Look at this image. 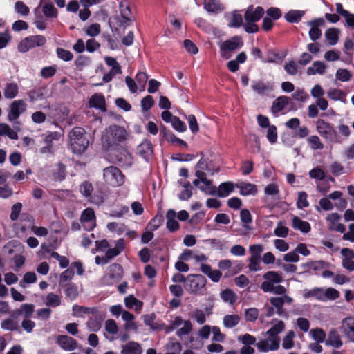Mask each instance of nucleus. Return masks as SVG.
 <instances>
[{"label": "nucleus", "instance_id": "nucleus-1", "mask_svg": "<svg viewBox=\"0 0 354 354\" xmlns=\"http://www.w3.org/2000/svg\"><path fill=\"white\" fill-rule=\"evenodd\" d=\"M128 133L124 128L118 125H111L106 128L102 136V142L104 147L109 149L125 141Z\"/></svg>", "mask_w": 354, "mask_h": 354}, {"label": "nucleus", "instance_id": "nucleus-29", "mask_svg": "<svg viewBox=\"0 0 354 354\" xmlns=\"http://www.w3.org/2000/svg\"><path fill=\"white\" fill-rule=\"evenodd\" d=\"M167 227L170 232H175L179 228V224L176 221V213L173 209L167 211L166 214Z\"/></svg>", "mask_w": 354, "mask_h": 354}, {"label": "nucleus", "instance_id": "nucleus-19", "mask_svg": "<svg viewBox=\"0 0 354 354\" xmlns=\"http://www.w3.org/2000/svg\"><path fill=\"white\" fill-rule=\"evenodd\" d=\"M270 302L272 304V306L276 308L277 314L279 315H282L283 313V304H291L293 302V299L288 295H283L281 297H270Z\"/></svg>", "mask_w": 354, "mask_h": 354}, {"label": "nucleus", "instance_id": "nucleus-6", "mask_svg": "<svg viewBox=\"0 0 354 354\" xmlns=\"http://www.w3.org/2000/svg\"><path fill=\"white\" fill-rule=\"evenodd\" d=\"M193 325L190 320L183 319L180 316L174 317L170 322L169 329L174 330L177 329L176 335L180 338L188 335L192 330Z\"/></svg>", "mask_w": 354, "mask_h": 354}, {"label": "nucleus", "instance_id": "nucleus-44", "mask_svg": "<svg viewBox=\"0 0 354 354\" xmlns=\"http://www.w3.org/2000/svg\"><path fill=\"white\" fill-rule=\"evenodd\" d=\"M305 12L298 10H292L288 12L284 17L290 23H298L304 15Z\"/></svg>", "mask_w": 354, "mask_h": 354}, {"label": "nucleus", "instance_id": "nucleus-28", "mask_svg": "<svg viewBox=\"0 0 354 354\" xmlns=\"http://www.w3.org/2000/svg\"><path fill=\"white\" fill-rule=\"evenodd\" d=\"M292 226L293 228L301 231L303 233H308L311 227L308 222L302 221L297 216H293L292 218Z\"/></svg>", "mask_w": 354, "mask_h": 354}, {"label": "nucleus", "instance_id": "nucleus-34", "mask_svg": "<svg viewBox=\"0 0 354 354\" xmlns=\"http://www.w3.org/2000/svg\"><path fill=\"white\" fill-rule=\"evenodd\" d=\"M299 62L290 60L284 64V70L290 75H301L302 73V68L299 66Z\"/></svg>", "mask_w": 354, "mask_h": 354}, {"label": "nucleus", "instance_id": "nucleus-47", "mask_svg": "<svg viewBox=\"0 0 354 354\" xmlns=\"http://www.w3.org/2000/svg\"><path fill=\"white\" fill-rule=\"evenodd\" d=\"M6 136L10 139L17 140L18 134L6 123H0V136Z\"/></svg>", "mask_w": 354, "mask_h": 354}, {"label": "nucleus", "instance_id": "nucleus-16", "mask_svg": "<svg viewBox=\"0 0 354 354\" xmlns=\"http://www.w3.org/2000/svg\"><path fill=\"white\" fill-rule=\"evenodd\" d=\"M279 337L268 336V338L260 340L256 344V346L261 352H268L269 351H276L279 348Z\"/></svg>", "mask_w": 354, "mask_h": 354}, {"label": "nucleus", "instance_id": "nucleus-26", "mask_svg": "<svg viewBox=\"0 0 354 354\" xmlns=\"http://www.w3.org/2000/svg\"><path fill=\"white\" fill-rule=\"evenodd\" d=\"M326 68L327 66L324 62L315 61L307 68L306 73L308 75H323L326 73Z\"/></svg>", "mask_w": 354, "mask_h": 354}, {"label": "nucleus", "instance_id": "nucleus-20", "mask_svg": "<svg viewBox=\"0 0 354 354\" xmlns=\"http://www.w3.org/2000/svg\"><path fill=\"white\" fill-rule=\"evenodd\" d=\"M341 216L337 213H331L327 215L326 220L328 223V227L331 230L344 233L345 232V226L339 223Z\"/></svg>", "mask_w": 354, "mask_h": 354}, {"label": "nucleus", "instance_id": "nucleus-23", "mask_svg": "<svg viewBox=\"0 0 354 354\" xmlns=\"http://www.w3.org/2000/svg\"><path fill=\"white\" fill-rule=\"evenodd\" d=\"M342 333L354 342V317L344 319L342 324Z\"/></svg>", "mask_w": 354, "mask_h": 354}, {"label": "nucleus", "instance_id": "nucleus-46", "mask_svg": "<svg viewBox=\"0 0 354 354\" xmlns=\"http://www.w3.org/2000/svg\"><path fill=\"white\" fill-rule=\"evenodd\" d=\"M220 296H221V299L224 302L228 303L230 305L234 304L238 299L236 294L233 290H232L230 289H225V290H223L220 293Z\"/></svg>", "mask_w": 354, "mask_h": 354}, {"label": "nucleus", "instance_id": "nucleus-60", "mask_svg": "<svg viewBox=\"0 0 354 354\" xmlns=\"http://www.w3.org/2000/svg\"><path fill=\"white\" fill-rule=\"evenodd\" d=\"M310 335L312 338L317 342H323L326 337L324 331L319 328L311 329L310 330Z\"/></svg>", "mask_w": 354, "mask_h": 354}, {"label": "nucleus", "instance_id": "nucleus-3", "mask_svg": "<svg viewBox=\"0 0 354 354\" xmlns=\"http://www.w3.org/2000/svg\"><path fill=\"white\" fill-rule=\"evenodd\" d=\"M263 14L264 10L262 7L257 6L254 8L253 6H250L244 15L245 24L243 27L245 32L248 33L257 32L259 27L255 23L260 20Z\"/></svg>", "mask_w": 354, "mask_h": 354}, {"label": "nucleus", "instance_id": "nucleus-15", "mask_svg": "<svg viewBox=\"0 0 354 354\" xmlns=\"http://www.w3.org/2000/svg\"><path fill=\"white\" fill-rule=\"evenodd\" d=\"M307 25L310 27V39L313 41L319 39L322 36V30L319 28L325 26V20L322 17L315 18L308 21Z\"/></svg>", "mask_w": 354, "mask_h": 354}, {"label": "nucleus", "instance_id": "nucleus-21", "mask_svg": "<svg viewBox=\"0 0 354 354\" xmlns=\"http://www.w3.org/2000/svg\"><path fill=\"white\" fill-rule=\"evenodd\" d=\"M153 153L152 144L148 140H144L137 147V153L146 160L152 157Z\"/></svg>", "mask_w": 354, "mask_h": 354}, {"label": "nucleus", "instance_id": "nucleus-43", "mask_svg": "<svg viewBox=\"0 0 354 354\" xmlns=\"http://www.w3.org/2000/svg\"><path fill=\"white\" fill-rule=\"evenodd\" d=\"M327 266L328 264L323 261H310L303 265L304 268H306L309 270H313L316 274L319 271L322 272Z\"/></svg>", "mask_w": 354, "mask_h": 354}, {"label": "nucleus", "instance_id": "nucleus-40", "mask_svg": "<svg viewBox=\"0 0 354 354\" xmlns=\"http://www.w3.org/2000/svg\"><path fill=\"white\" fill-rule=\"evenodd\" d=\"M124 304L128 308H134L140 311L143 306V303L137 299L133 295H130L124 298Z\"/></svg>", "mask_w": 354, "mask_h": 354}, {"label": "nucleus", "instance_id": "nucleus-54", "mask_svg": "<svg viewBox=\"0 0 354 354\" xmlns=\"http://www.w3.org/2000/svg\"><path fill=\"white\" fill-rule=\"evenodd\" d=\"M122 268L119 264H112L109 266V276L113 279H119L122 277Z\"/></svg>", "mask_w": 354, "mask_h": 354}, {"label": "nucleus", "instance_id": "nucleus-39", "mask_svg": "<svg viewBox=\"0 0 354 354\" xmlns=\"http://www.w3.org/2000/svg\"><path fill=\"white\" fill-rule=\"evenodd\" d=\"M19 93V87L15 82L6 83L3 90L4 97L7 99L15 98Z\"/></svg>", "mask_w": 354, "mask_h": 354}, {"label": "nucleus", "instance_id": "nucleus-45", "mask_svg": "<svg viewBox=\"0 0 354 354\" xmlns=\"http://www.w3.org/2000/svg\"><path fill=\"white\" fill-rule=\"evenodd\" d=\"M34 306L30 304H24L16 310L18 315H21L24 319H29L34 313Z\"/></svg>", "mask_w": 354, "mask_h": 354}, {"label": "nucleus", "instance_id": "nucleus-18", "mask_svg": "<svg viewBox=\"0 0 354 354\" xmlns=\"http://www.w3.org/2000/svg\"><path fill=\"white\" fill-rule=\"evenodd\" d=\"M56 343L66 351H72L78 347V342L74 338L66 335H58L56 338Z\"/></svg>", "mask_w": 354, "mask_h": 354}, {"label": "nucleus", "instance_id": "nucleus-48", "mask_svg": "<svg viewBox=\"0 0 354 354\" xmlns=\"http://www.w3.org/2000/svg\"><path fill=\"white\" fill-rule=\"evenodd\" d=\"M243 25V17L237 11L230 14L228 26L232 28H239Z\"/></svg>", "mask_w": 354, "mask_h": 354}, {"label": "nucleus", "instance_id": "nucleus-7", "mask_svg": "<svg viewBox=\"0 0 354 354\" xmlns=\"http://www.w3.org/2000/svg\"><path fill=\"white\" fill-rule=\"evenodd\" d=\"M243 45V42L239 36H234L230 39L221 42L218 46L221 57L225 59L230 58L232 53L241 48Z\"/></svg>", "mask_w": 354, "mask_h": 354}, {"label": "nucleus", "instance_id": "nucleus-53", "mask_svg": "<svg viewBox=\"0 0 354 354\" xmlns=\"http://www.w3.org/2000/svg\"><path fill=\"white\" fill-rule=\"evenodd\" d=\"M307 142L310 147L313 150H322L324 145L317 136H310L308 138Z\"/></svg>", "mask_w": 354, "mask_h": 354}, {"label": "nucleus", "instance_id": "nucleus-10", "mask_svg": "<svg viewBox=\"0 0 354 354\" xmlns=\"http://www.w3.org/2000/svg\"><path fill=\"white\" fill-rule=\"evenodd\" d=\"M316 129L317 132L326 140L332 142H338V137L336 131L332 124L322 119H319L316 122Z\"/></svg>", "mask_w": 354, "mask_h": 354}, {"label": "nucleus", "instance_id": "nucleus-58", "mask_svg": "<svg viewBox=\"0 0 354 354\" xmlns=\"http://www.w3.org/2000/svg\"><path fill=\"white\" fill-rule=\"evenodd\" d=\"M15 11L23 17L28 16L30 12L29 8L21 1H18L15 3Z\"/></svg>", "mask_w": 354, "mask_h": 354}, {"label": "nucleus", "instance_id": "nucleus-37", "mask_svg": "<svg viewBox=\"0 0 354 354\" xmlns=\"http://www.w3.org/2000/svg\"><path fill=\"white\" fill-rule=\"evenodd\" d=\"M204 8L209 12H218L223 10L219 0H204Z\"/></svg>", "mask_w": 354, "mask_h": 354}, {"label": "nucleus", "instance_id": "nucleus-22", "mask_svg": "<svg viewBox=\"0 0 354 354\" xmlns=\"http://www.w3.org/2000/svg\"><path fill=\"white\" fill-rule=\"evenodd\" d=\"M115 157L116 161L122 167H129L133 164V158L131 153L125 149L116 151Z\"/></svg>", "mask_w": 354, "mask_h": 354}, {"label": "nucleus", "instance_id": "nucleus-36", "mask_svg": "<svg viewBox=\"0 0 354 354\" xmlns=\"http://www.w3.org/2000/svg\"><path fill=\"white\" fill-rule=\"evenodd\" d=\"M241 317L239 315H225L223 318V326L226 328H232L236 326L240 322Z\"/></svg>", "mask_w": 354, "mask_h": 354}, {"label": "nucleus", "instance_id": "nucleus-9", "mask_svg": "<svg viewBox=\"0 0 354 354\" xmlns=\"http://www.w3.org/2000/svg\"><path fill=\"white\" fill-rule=\"evenodd\" d=\"M206 279L201 274H189L186 277L185 288L190 293H198L206 285Z\"/></svg>", "mask_w": 354, "mask_h": 354}, {"label": "nucleus", "instance_id": "nucleus-55", "mask_svg": "<svg viewBox=\"0 0 354 354\" xmlns=\"http://www.w3.org/2000/svg\"><path fill=\"white\" fill-rule=\"evenodd\" d=\"M191 317L200 325H203L207 320L206 314L201 309H196L194 310L191 314Z\"/></svg>", "mask_w": 354, "mask_h": 354}, {"label": "nucleus", "instance_id": "nucleus-14", "mask_svg": "<svg viewBox=\"0 0 354 354\" xmlns=\"http://www.w3.org/2000/svg\"><path fill=\"white\" fill-rule=\"evenodd\" d=\"M27 104L23 100H14L9 106L8 120L15 122L26 111Z\"/></svg>", "mask_w": 354, "mask_h": 354}, {"label": "nucleus", "instance_id": "nucleus-13", "mask_svg": "<svg viewBox=\"0 0 354 354\" xmlns=\"http://www.w3.org/2000/svg\"><path fill=\"white\" fill-rule=\"evenodd\" d=\"M265 281L261 283V288L264 292H270L274 284H279L283 281L282 274L275 271H268L263 276Z\"/></svg>", "mask_w": 354, "mask_h": 354}, {"label": "nucleus", "instance_id": "nucleus-33", "mask_svg": "<svg viewBox=\"0 0 354 354\" xmlns=\"http://www.w3.org/2000/svg\"><path fill=\"white\" fill-rule=\"evenodd\" d=\"M234 185L232 182H225L220 184L217 189H216V194L221 198L227 197L231 192L234 191Z\"/></svg>", "mask_w": 354, "mask_h": 354}, {"label": "nucleus", "instance_id": "nucleus-2", "mask_svg": "<svg viewBox=\"0 0 354 354\" xmlns=\"http://www.w3.org/2000/svg\"><path fill=\"white\" fill-rule=\"evenodd\" d=\"M69 147L73 153L82 154L88 147L89 140L85 130L81 127L73 128L68 134Z\"/></svg>", "mask_w": 354, "mask_h": 354}, {"label": "nucleus", "instance_id": "nucleus-4", "mask_svg": "<svg viewBox=\"0 0 354 354\" xmlns=\"http://www.w3.org/2000/svg\"><path fill=\"white\" fill-rule=\"evenodd\" d=\"M79 191L89 203L97 205L103 203L106 196V192L102 189H99L97 192L93 194V185L88 180H84L80 183L79 185Z\"/></svg>", "mask_w": 354, "mask_h": 354}, {"label": "nucleus", "instance_id": "nucleus-41", "mask_svg": "<svg viewBox=\"0 0 354 354\" xmlns=\"http://www.w3.org/2000/svg\"><path fill=\"white\" fill-rule=\"evenodd\" d=\"M43 4L42 11L44 15L48 17H57V10L52 3L45 2L44 0L40 1V4Z\"/></svg>", "mask_w": 354, "mask_h": 354}, {"label": "nucleus", "instance_id": "nucleus-64", "mask_svg": "<svg viewBox=\"0 0 354 354\" xmlns=\"http://www.w3.org/2000/svg\"><path fill=\"white\" fill-rule=\"evenodd\" d=\"M309 176L317 181L322 180L325 178L324 171L319 167H315L309 171Z\"/></svg>", "mask_w": 354, "mask_h": 354}, {"label": "nucleus", "instance_id": "nucleus-42", "mask_svg": "<svg viewBox=\"0 0 354 354\" xmlns=\"http://www.w3.org/2000/svg\"><path fill=\"white\" fill-rule=\"evenodd\" d=\"M340 296V293L336 289L329 287L326 289L322 288V301L328 300H335Z\"/></svg>", "mask_w": 354, "mask_h": 354}, {"label": "nucleus", "instance_id": "nucleus-57", "mask_svg": "<svg viewBox=\"0 0 354 354\" xmlns=\"http://www.w3.org/2000/svg\"><path fill=\"white\" fill-rule=\"evenodd\" d=\"M304 297L305 298L314 297L316 299L322 301V288H315L306 291L304 293Z\"/></svg>", "mask_w": 354, "mask_h": 354}, {"label": "nucleus", "instance_id": "nucleus-32", "mask_svg": "<svg viewBox=\"0 0 354 354\" xmlns=\"http://www.w3.org/2000/svg\"><path fill=\"white\" fill-rule=\"evenodd\" d=\"M340 30L337 28H328L324 33L325 37L328 44L334 46L337 44L339 38Z\"/></svg>", "mask_w": 354, "mask_h": 354}, {"label": "nucleus", "instance_id": "nucleus-31", "mask_svg": "<svg viewBox=\"0 0 354 354\" xmlns=\"http://www.w3.org/2000/svg\"><path fill=\"white\" fill-rule=\"evenodd\" d=\"M252 89L259 95H264L272 90V86L262 81H254L252 84Z\"/></svg>", "mask_w": 354, "mask_h": 354}, {"label": "nucleus", "instance_id": "nucleus-35", "mask_svg": "<svg viewBox=\"0 0 354 354\" xmlns=\"http://www.w3.org/2000/svg\"><path fill=\"white\" fill-rule=\"evenodd\" d=\"M289 102V97L281 96L277 98L272 103V112L274 114L281 111Z\"/></svg>", "mask_w": 354, "mask_h": 354}, {"label": "nucleus", "instance_id": "nucleus-56", "mask_svg": "<svg viewBox=\"0 0 354 354\" xmlns=\"http://www.w3.org/2000/svg\"><path fill=\"white\" fill-rule=\"evenodd\" d=\"M1 327L2 329L6 330H17L19 328V325L17 321L8 318L1 322Z\"/></svg>", "mask_w": 354, "mask_h": 354}, {"label": "nucleus", "instance_id": "nucleus-38", "mask_svg": "<svg viewBox=\"0 0 354 354\" xmlns=\"http://www.w3.org/2000/svg\"><path fill=\"white\" fill-rule=\"evenodd\" d=\"M272 324L273 326L267 331L266 334L268 336L279 337L278 335L284 330L285 324L283 321L278 319H274Z\"/></svg>", "mask_w": 354, "mask_h": 354}, {"label": "nucleus", "instance_id": "nucleus-30", "mask_svg": "<svg viewBox=\"0 0 354 354\" xmlns=\"http://www.w3.org/2000/svg\"><path fill=\"white\" fill-rule=\"evenodd\" d=\"M236 186L239 189V192L243 196L255 195L257 192V186L252 183H240Z\"/></svg>", "mask_w": 354, "mask_h": 354}, {"label": "nucleus", "instance_id": "nucleus-50", "mask_svg": "<svg viewBox=\"0 0 354 354\" xmlns=\"http://www.w3.org/2000/svg\"><path fill=\"white\" fill-rule=\"evenodd\" d=\"M37 277L33 272H28L24 275L23 279L19 282V286L21 288H26L27 284L34 283L37 281Z\"/></svg>", "mask_w": 354, "mask_h": 354}, {"label": "nucleus", "instance_id": "nucleus-17", "mask_svg": "<svg viewBox=\"0 0 354 354\" xmlns=\"http://www.w3.org/2000/svg\"><path fill=\"white\" fill-rule=\"evenodd\" d=\"M80 222L86 230H93L95 227V216L93 209L89 207L85 209L82 212Z\"/></svg>", "mask_w": 354, "mask_h": 354}, {"label": "nucleus", "instance_id": "nucleus-51", "mask_svg": "<svg viewBox=\"0 0 354 354\" xmlns=\"http://www.w3.org/2000/svg\"><path fill=\"white\" fill-rule=\"evenodd\" d=\"M105 62L109 66L111 67L110 71L111 73L114 74L115 75L122 73L121 66L115 58L111 57H106Z\"/></svg>", "mask_w": 354, "mask_h": 354}, {"label": "nucleus", "instance_id": "nucleus-49", "mask_svg": "<svg viewBox=\"0 0 354 354\" xmlns=\"http://www.w3.org/2000/svg\"><path fill=\"white\" fill-rule=\"evenodd\" d=\"M327 344L335 348H339L342 345V342L338 333L335 330H330L327 340Z\"/></svg>", "mask_w": 354, "mask_h": 354}, {"label": "nucleus", "instance_id": "nucleus-25", "mask_svg": "<svg viewBox=\"0 0 354 354\" xmlns=\"http://www.w3.org/2000/svg\"><path fill=\"white\" fill-rule=\"evenodd\" d=\"M342 196L343 193L340 191H334L328 196L330 200L337 201L335 203V206L339 210H343L347 206V201Z\"/></svg>", "mask_w": 354, "mask_h": 354}, {"label": "nucleus", "instance_id": "nucleus-62", "mask_svg": "<svg viewBox=\"0 0 354 354\" xmlns=\"http://www.w3.org/2000/svg\"><path fill=\"white\" fill-rule=\"evenodd\" d=\"M289 232V229L283 225L282 222L277 223V227L274 230L275 236L282 238H286Z\"/></svg>", "mask_w": 354, "mask_h": 354}, {"label": "nucleus", "instance_id": "nucleus-11", "mask_svg": "<svg viewBox=\"0 0 354 354\" xmlns=\"http://www.w3.org/2000/svg\"><path fill=\"white\" fill-rule=\"evenodd\" d=\"M196 176V179L193 181V184L198 187L201 191L209 195L216 194V187L212 185V181L207 178L206 174L203 171L197 170Z\"/></svg>", "mask_w": 354, "mask_h": 354}, {"label": "nucleus", "instance_id": "nucleus-5", "mask_svg": "<svg viewBox=\"0 0 354 354\" xmlns=\"http://www.w3.org/2000/svg\"><path fill=\"white\" fill-rule=\"evenodd\" d=\"M103 178L106 184L115 187L124 184L125 177L118 168L110 166L104 169Z\"/></svg>", "mask_w": 354, "mask_h": 354}, {"label": "nucleus", "instance_id": "nucleus-12", "mask_svg": "<svg viewBox=\"0 0 354 354\" xmlns=\"http://www.w3.org/2000/svg\"><path fill=\"white\" fill-rule=\"evenodd\" d=\"M120 18L118 17L115 19L117 20L120 27L124 28L129 26L134 19L133 15L129 8V5L126 0H123L120 3Z\"/></svg>", "mask_w": 354, "mask_h": 354}, {"label": "nucleus", "instance_id": "nucleus-63", "mask_svg": "<svg viewBox=\"0 0 354 354\" xmlns=\"http://www.w3.org/2000/svg\"><path fill=\"white\" fill-rule=\"evenodd\" d=\"M244 315L246 321L254 322L259 317V310L255 308H250L245 310Z\"/></svg>", "mask_w": 354, "mask_h": 354}, {"label": "nucleus", "instance_id": "nucleus-27", "mask_svg": "<svg viewBox=\"0 0 354 354\" xmlns=\"http://www.w3.org/2000/svg\"><path fill=\"white\" fill-rule=\"evenodd\" d=\"M142 349L140 344L131 341L122 346L120 354H142Z\"/></svg>", "mask_w": 354, "mask_h": 354}, {"label": "nucleus", "instance_id": "nucleus-59", "mask_svg": "<svg viewBox=\"0 0 354 354\" xmlns=\"http://www.w3.org/2000/svg\"><path fill=\"white\" fill-rule=\"evenodd\" d=\"M263 251V247L261 244H254L249 247L250 258L261 259V254Z\"/></svg>", "mask_w": 354, "mask_h": 354}, {"label": "nucleus", "instance_id": "nucleus-52", "mask_svg": "<svg viewBox=\"0 0 354 354\" xmlns=\"http://www.w3.org/2000/svg\"><path fill=\"white\" fill-rule=\"evenodd\" d=\"M45 304L50 307H57L61 304V297L53 292L48 293L45 299Z\"/></svg>", "mask_w": 354, "mask_h": 354}, {"label": "nucleus", "instance_id": "nucleus-8", "mask_svg": "<svg viewBox=\"0 0 354 354\" xmlns=\"http://www.w3.org/2000/svg\"><path fill=\"white\" fill-rule=\"evenodd\" d=\"M46 43L44 36L32 35L24 38L18 44V50L21 53H26L31 48L43 46Z\"/></svg>", "mask_w": 354, "mask_h": 354}, {"label": "nucleus", "instance_id": "nucleus-61", "mask_svg": "<svg viewBox=\"0 0 354 354\" xmlns=\"http://www.w3.org/2000/svg\"><path fill=\"white\" fill-rule=\"evenodd\" d=\"M213 334L212 340L214 342H223L225 339V335L223 334L220 328L217 326H213L212 329Z\"/></svg>", "mask_w": 354, "mask_h": 354}, {"label": "nucleus", "instance_id": "nucleus-24", "mask_svg": "<svg viewBox=\"0 0 354 354\" xmlns=\"http://www.w3.org/2000/svg\"><path fill=\"white\" fill-rule=\"evenodd\" d=\"M90 107L95 108L102 111H106L105 98L102 93H95L93 95L89 100Z\"/></svg>", "mask_w": 354, "mask_h": 354}]
</instances>
